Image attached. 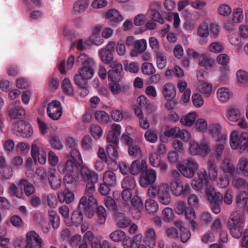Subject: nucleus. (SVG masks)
Returning a JSON list of instances; mask_svg holds the SVG:
<instances>
[{"instance_id": "13d9d810", "label": "nucleus", "mask_w": 248, "mask_h": 248, "mask_svg": "<svg viewBox=\"0 0 248 248\" xmlns=\"http://www.w3.org/2000/svg\"><path fill=\"white\" fill-rule=\"evenodd\" d=\"M236 77L239 82L244 85L248 84V73L243 70H239L236 73Z\"/></svg>"}, {"instance_id": "a878e982", "label": "nucleus", "mask_w": 248, "mask_h": 248, "mask_svg": "<svg viewBox=\"0 0 248 248\" xmlns=\"http://www.w3.org/2000/svg\"><path fill=\"white\" fill-rule=\"evenodd\" d=\"M144 241L145 244L150 248H153L155 246L156 234L153 228H150L147 231Z\"/></svg>"}, {"instance_id": "4d7b16f0", "label": "nucleus", "mask_w": 248, "mask_h": 248, "mask_svg": "<svg viewBox=\"0 0 248 248\" xmlns=\"http://www.w3.org/2000/svg\"><path fill=\"white\" fill-rule=\"evenodd\" d=\"M156 64L157 67L160 69L164 68L167 64L166 57L162 52H158L156 55Z\"/></svg>"}, {"instance_id": "f704fd0d", "label": "nucleus", "mask_w": 248, "mask_h": 248, "mask_svg": "<svg viewBox=\"0 0 248 248\" xmlns=\"http://www.w3.org/2000/svg\"><path fill=\"white\" fill-rule=\"evenodd\" d=\"M215 63L214 60L211 57L202 55L199 59V65L201 66H203L206 69L211 68Z\"/></svg>"}, {"instance_id": "0eeeda50", "label": "nucleus", "mask_w": 248, "mask_h": 248, "mask_svg": "<svg viewBox=\"0 0 248 248\" xmlns=\"http://www.w3.org/2000/svg\"><path fill=\"white\" fill-rule=\"evenodd\" d=\"M13 133L17 136L23 138L30 137L32 134L31 125L23 121H16L12 125Z\"/></svg>"}, {"instance_id": "ddd939ff", "label": "nucleus", "mask_w": 248, "mask_h": 248, "mask_svg": "<svg viewBox=\"0 0 248 248\" xmlns=\"http://www.w3.org/2000/svg\"><path fill=\"white\" fill-rule=\"evenodd\" d=\"M80 172L82 179L84 182H92L93 183L98 182V174L93 170L89 169L86 166H82L80 167Z\"/></svg>"}, {"instance_id": "864d4df0", "label": "nucleus", "mask_w": 248, "mask_h": 248, "mask_svg": "<svg viewBox=\"0 0 248 248\" xmlns=\"http://www.w3.org/2000/svg\"><path fill=\"white\" fill-rule=\"evenodd\" d=\"M195 118V113H190L182 117L181 119V122L183 125L190 126L193 124Z\"/></svg>"}, {"instance_id": "8fccbe9b", "label": "nucleus", "mask_w": 248, "mask_h": 248, "mask_svg": "<svg viewBox=\"0 0 248 248\" xmlns=\"http://www.w3.org/2000/svg\"><path fill=\"white\" fill-rule=\"evenodd\" d=\"M111 115L112 119L116 122L121 121L124 117L125 119L129 120L130 119L128 113H125L124 115L122 112L118 109L113 110L111 111Z\"/></svg>"}, {"instance_id": "de8ad7c7", "label": "nucleus", "mask_w": 248, "mask_h": 248, "mask_svg": "<svg viewBox=\"0 0 248 248\" xmlns=\"http://www.w3.org/2000/svg\"><path fill=\"white\" fill-rule=\"evenodd\" d=\"M221 167L224 172L232 174L235 171V167L231 161L227 159H224L221 164Z\"/></svg>"}, {"instance_id": "f03ea898", "label": "nucleus", "mask_w": 248, "mask_h": 248, "mask_svg": "<svg viewBox=\"0 0 248 248\" xmlns=\"http://www.w3.org/2000/svg\"><path fill=\"white\" fill-rule=\"evenodd\" d=\"M43 246V241L34 231L27 233L25 241L18 239L15 243V248H42Z\"/></svg>"}, {"instance_id": "09e8293b", "label": "nucleus", "mask_w": 248, "mask_h": 248, "mask_svg": "<svg viewBox=\"0 0 248 248\" xmlns=\"http://www.w3.org/2000/svg\"><path fill=\"white\" fill-rule=\"evenodd\" d=\"M49 221L54 229L58 228L60 225L59 217L57 213L53 210L48 211Z\"/></svg>"}, {"instance_id": "e433bc0d", "label": "nucleus", "mask_w": 248, "mask_h": 248, "mask_svg": "<svg viewBox=\"0 0 248 248\" xmlns=\"http://www.w3.org/2000/svg\"><path fill=\"white\" fill-rule=\"evenodd\" d=\"M106 16L110 21L115 22H120L123 19L122 16L119 13L118 11L115 9L109 10L106 14Z\"/></svg>"}, {"instance_id": "49530a36", "label": "nucleus", "mask_w": 248, "mask_h": 248, "mask_svg": "<svg viewBox=\"0 0 248 248\" xmlns=\"http://www.w3.org/2000/svg\"><path fill=\"white\" fill-rule=\"evenodd\" d=\"M180 129L177 126L167 127L164 132V135L168 138H178Z\"/></svg>"}, {"instance_id": "052dcab7", "label": "nucleus", "mask_w": 248, "mask_h": 248, "mask_svg": "<svg viewBox=\"0 0 248 248\" xmlns=\"http://www.w3.org/2000/svg\"><path fill=\"white\" fill-rule=\"evenodd\" d=\"M146 140L151 143H155L157 140V132L155 130L148 129L144 134Z\"/></svg>"}, {"instance_id": "39448f33", "label": "nucleus", "mask_w": 248, "mask_h": 248, "mask_svg": "<svg viewBox=\"0 0 248 248\" xmlns=\"http://www.w3.org/2000/svg\"><path fill=\"white\" fill-rule=\"evenodd\" d=\"M177 168L181 174L185 177L191 178L194 176L195 171L198 169L199 164L195 159L190 157L185 159Z\"/></svg>"}, {"instance_id": "72a5a7b5", "label": "nucleus", "mask_w": 248, "mask_h": 248, "mask_svg": "<svg viewBox=\"0 0 248 248\" xmlns=\"http://www.w3.org/2000/svg\"><path fill=\"white\" fill-rule=\"evenodd\" d=\"M88 0H78L76 1L73 6V13L79 14L84 11L88 5Z\"/></svg>"}, {"instance_id": "5701e85b", "label": "nucleus", "mask_w": 248, "mask_h": 248, "mask_svg": "<svg viewBox=\"0 0 248 248\" xmlns=\"http://www.w3.org/2000/svg\"><path fill=\"white\" fill-rule=\"evenodd\" d=\"M162 93L166 100H172L176 95L175 89L171 83L165 84L162 89Z\"/></svg>"}, {"instance_id": "6e6552de", "label": "nucleus", "mask_w": 248, "mask_h": 248, "mask_svg": "<svg viewBox=\"0 0 248 248\" xmlns=\"http://www.w3.org/2000/svg\"><path fill=\"white\" fill-rule=\"evenodd\" d=\"M20 104L19 101H15L8 106L6 112L11 119H22L25 117V110Z\"/></svg>"}, {"instance_id": "5fc2aeb1", "label": "nucleus", "mask_w": 248, "mask_h": 248, "mask_svg": "<svg viewBox=\"0 0 248 248\" xmlns=\"http://www.w3.org/2000/svg\"><path fill=\"white\" fill-rule=\"evenodd\" d=\"M133 46L138 53H142L147 48L146 41L145 39L138 40L134 42Z\"/></svg>"}, {"instance_id": "cd10ccee", "label": "nucleus", "mask_w": 248, "mask_h": 248, "mask_svg": "<svg viewBox=\"0 0 248 248\" xmlns=\"http://www.w3.org/2000/svg\"><path fill=\"white\" fill-rule=\"evenodd\" d=\"M99 56L101 61L105 64H110L113 60V56L110 50L101 48L99 51Z\"/></svg>"}, {"instance_id": "473e14b6", "label": "nucleus", "mask_w": 248, "mask_h": 248, "mask_svg": "<svg viewBox=\"0 0 248 248\" xmlns=\"http://www.w3.org/2000/svg\"><path fill=\"white\" fill-rule=\"evenodd\" d=\"M146 162L145 160H142L141 162L139 160L134 161L129 167V172L132 175H137L142 171V163Z\"/></svg>"}, {"instance_id": "dca6fc26", "label": "nucleus", "mask_w": 248, "mask_h": 248, "mask_svg": "<svg viewBox=\"0 0 248 248\" xmlns=\"http://www.w3.org/2000/svg\"><path fill=\"white\" fill-rule=\"evenodd\" d=\"M76 190H71L67 187L58 193V197L60 202L67 204L72 203L75 200L74 191Z\"/></svg>"}, {"instance_id": "f8f14e48", "label": "nucleus", "mask_w": 248, "mask_h": 248, "mask_svg": "<svg viewBox=\"0 0 248 248\" xmlns=\"http://www.w3.org/2000/svg\"><path fill=\"white\" fill-rule=\"evenodd\" d=\"M248 138V134L246 132H242L240 134L236 131H232L230 135V143L231 148L232 149H236L237 148L240 147L242 143Z\"/></svg>"}, {"instance_id": "2f4dec72", "label": "nucleus", "mask_w": 248, "mask_h": 248, "mask_svg": "<svg viewBox=\"0 0 248 248\" xmlns=\"http://www.w3.org/2000/svg\"><path fill=\"white\" fill-rule=\"evenodd\" d=\"M241 116L240 110L234 107H230L227 110L226 117L230 121L236 122Z\"/></svg>"}, {"instance_id": "9b49d317", "label": "nucleus", "mask_w": 248, "mask_h": 248, "mask_svg": "<svg viewBox=\"0 0 248 248\" xmlns=\"http://www.w3.org/2000/svg\"><path fill=\"white\" fill-rule=\"evenodd\" d=\"M111 69L108 72V79L111 81H119L122 78L123 66L116 61L112 62L110 65Z\"/></svg>"}, {"instance_id": "1a4fd4ad", "label": "nucleus", "mask_w": 248, "mask_h": 248, "mask_svg": "<svg viewBox=\"0 0 248 248\" xmlns=\"http://www.w3.org/2000/svg\"><path fill=\"white\" fill-rule=\"evenodd\" d=\"M82 162L68 158L64 164L58 166V169L61 173H71L76 174L78 172Z\"/></svg>"}, {"instance_id": "e2e57ef3", "label": "nucleus", "mask_w": 248, "mask_h": 248, "mask_svg": "<svg viewBox=\"0 0 248 248\" xmlns=\"http://www.w3.org/2000/svg\"><path fill=\"white\" fill-rule=\"evenodd\" d=\"M125 233L124 231L120 230H117L113 231L109 234V238L112 241L118 242L121 241Z\"/></svg>"}, {"instance_id": "bb28decb", "label": "nucleus", "mask_w": 248, "mask_h": 248, "mask_svg": "<svg viewBox=\"0 0 248 248\" xmlns=\"http://www.w3.org/2000/svg\"><path fill=\"white\" fill-rule=\"evenodd\" d=\"M65 175L63 178L65 187L69 188L71 190H76L77 186V182L73 173H65Z\"/></svg>"}, {"instance_id": "603ef678", "label": "nucleus", "mask_w": 248, "mask_h": 248, "mask_svg": "<svg viewBox=\"0 0 248 248\" xmlns=\"http://www.w3.org/2000/svg\"><path fill=\"white\" fill-rule=\"evenodd\" d=\"M198 89L200 92L206 96H208L212 91L211 84L206 82L200 83L198 86Z\"/></svg>"}, {"instance_id": "ea45409f", "label": "nucleus", "mask_w": 248, "mask_h": 248, "mask_svg": "<svg viewBox=\"0 0 248 248\" xmlns=\"http://www.w3.org/2000/svg\"><path fill=\"white\" fill-rule=\"evenodd\" d=\"M209 130L213 138L218 141L221 135V126L218 124H212L209 126Z\"/></svg>"}, {"instance_id": "9d476101", "label": "nucleus", "mask_w": 248, "mask_h": 248, "mask_svg": "<svg viewBox=\"0 0 248 248\" xmlns=\"http://www.w3.org/2000/svg\"><path fill=\"white\" fill-rule=\"evenodd\" d=\"M62 109L61 103L57 100H53L49 103L46 109L48 116L53 120H59L62 114Z\"/></svg>"}, {"instance_id": "774afa93", "label": "nucleus", "mask_w": 248, "mask_h": 248, "mask_svg": "<svg viewBox=\"0 0 248 248\" xmlns=\"http://www.w3.org/2000/svg\"><path fill=\"white\" fill-rule=\"evenodd\" d=\"M239 170L248 176V158H241L238 162Z\"/></svg>"}, {"instance_id": "680f3d73", "label": "nucleus", "mask_w": 248, "mask_h": 248, "mask_svg": "<svg viewBox=\"0 0 248 248\" xmlns=\"http://www.w3.org/2000/svg\"><path fill=\"white\" fill-rule=\"evenodd\" d=\"M200 155L206 156L210 152L209 143L205 140H202L199 144Z\"/></svg>"}, {"instance_id": "c756f323", "label": "nucleus", "mask_w": 248, "mask_h": 248, "mask_svg": "<svg viewBox=\"0 0 248 248\" xmlns=\"http://www.w3.org/2000/svg\"><path fill=\"white\" fill-rule=\"evenodd\" d=\"M9 194L11 197H16L19 199H24V194L23 191L22 187L19 188L14 183L11 184L8 189Z\"/></svg>"}, {"instance_id": "79ce46f5", "label": "nucleus", "mask_w": 248, "mask_h": 248, "mask_svg": "<svg viewBox=\"0 0 248 248\" xmlns=\"http://www.w3.org/2000/svg\"><path fill=\"white\" fill-rule=\"evenodd\" d=\"M141 239V236L139 235H135L133 239L125 236L123 239V246L124 248H131L134 243L140 242Z\"/></svg>"}, {"instance_id": "c9c22d12", "label": "nucleus", "mask_w": 248, "mask_h": 248, "mask_svg": "<svg viewBox=\"0 0 248 248\" xmlns=\"http://www.w3.org/2000/svg\"><path fill=\"white\" fill-rule=\"evenodd\" d=\"M96 213L97 216V222L98 223L105 224L107 217L106 209L103 206H99L96 208Z\"/></svg>"}, {"instance_id": "423d86ee", "label": "nucleus", "mask_w": 248, "mask_h": 248, "mask_svg": "<svg viewBox=\"0 0 248 248\" xmlns=\"http://www.w3.org/2000/svg\"><path fill=\"white\" fill-rule=\"evenodd\" d=\"M142 171L140 179V185L143 187H147L149 186H154L153 184L156 179V173L153 169H148L146 162L142 163Z\"/></svg>"}, {"instance_id": "a19ab883", "label": "nucleus", "mask_w": 248, "mask_h": 248, "mask_svg": "<svg viewBox=\"0 0 248 248\" xmlns=\"http://www.w3.org/2000/svg\"><path fill=\"white\" fill-rule=\"evenodd\" d=\"M145 207L147 211L150 214L155 213L158 209L157 203L152 199H148L145 201Z\"/></svg>"}, {"instance_id": "a18cd8bd", "label": "nucleus", "mask_w": 248, "mask_h": 248, "mask_svg": "<svg viewBox=\"0 0 248 248\" xmlns=\"http://www.w3.org/2000/svg\"><path fill=\"white\" fill-rule=\"evenodd\" d=\"M230 95V91L227 88H221L217 90V98L222 102H226L229 99Z\"/></svg>"}, {"instance_id": "b1692460", "label": "nucleus", "mask_w": 248, "mask_h": 248, "mask_svg": "<svg viewBox=\"0 0 248 248\" xmlns=\"http://www.w3.org/2000/svg\"><path fill=\"white\" fill-rule=\"evenodd\" d=\"M197 33L199 36L203 38L202 41H200L202 45L207 43L206 38L209 35V26L206 22L201 23L197 29Z\"/></svg>"}, {"instance_id": "4c0bfd02", "label": "nucleus", "mask_w": 248, "mask_h": 248, "mask_svg": "<svg viewBox=\"0 0 248 248\" xmlns=\"http://www.w3.org/2000/svg\"><path fill=\"white\" fill-rule=\"evenodd\" d=\"M170 188L173 194L176 196L182 195L183 183L181 181L170 182Z\"/></svg>"}, {"instance_id": "412c9836", "label": "nucleus", "mask_w": 248, "mask_h": 248, "mask_svg": "<svg viewBox=\"0 0 248 248\" xmlns=\"http://www.w3.org/2000/svg\"><path fill=\"white\" fill-rule=\"evenodd\" d=\"M74 79L75 84L82 90L80 92L81 95H87L88 93V91L87 90V87L88 86V79L83 78V77L79 74L76 75L74 77Z\"/></svg>"}, {"instance_id": "c85d7f7f", "label": "nucleus", "mask_w": 248, "mask_h": 248, "mask_svg": "<svg viewBox=\"0 0 248 248\" xmlns=\"http://www.w3.org/2000/svg\"><path fill=\"white\" fill-rule=\"evenodd\" d=\"M248 201V192L246 191H240L236 197V203L239 208L245 207Z\"/></svg>"}, {"instance_id": "20e7f679", "label": "nucleus", "mask_w": 248, "mask_h": 248, "mask_svg": "<svg viewBox=\"0 0 248 248\" xmlns=\"http://www.w3.org/2000/svg\"><path fill=\"white\" fill-rule=\"evenodd\" d=\"M97 203V200L94 196H83L79 200L77 209L84 212L88 218H91L94 214V206Z\"/></svg>"}, {"instance_id": "bf43d9fd", "label": "nucleus", "mask_w": 248, "mask_h": 248, "mask_svg": "<svg viewBox=\"0 0 248 248\" xmlns=\"http://www.w3.org/2000/svg\"><path fill=\"white\" fill-rule=\"evenodd\" d=\"M104 203L106 207L110 210L117 212V205L115 201L110 197H106L104 199Z\"/></svg>"}, {"instance_id": "6ab92c4d", "label": "nucleus", "mask_w": 248, "mask_h": 248, "mask_svg": "<svg viewBox=\"0 0 248 248\" xmlns=\"http://www.w3.org/2000/svg\"><path fill=\"white\" fill-rule=\"evenodd\" d=\"M17 185L22 187L24 194L28 197L36 192L35 186L27 180L21 179L18 181Z\"/></svg>"}, {"instance_id": "f257e3e1", "label": "nucleus", "mask_w": 248, "mask_h": 248, "mask_svg": "<svg viewBox=\"0 0 248 248\" xmlns=\"http://www.w3.org/2000/svg\"><path fill=\"white\" fill-rule=\"evenodd\" d=\"M245 221L244 213L239 210L234 211L230 215L227 226L233 238L239 239L243 234Z\"/></svg>"}, {"instance_id": "393cba45", "label": "nucleus", "mask_w": 248, "mask_h": 248, "mask_svg": "<svg viewBox=\"0 0 248 248\" xmlns=\"http://www.w3.org/2000/svg\"><path fill=\"white\" fill-rule=\"evenodd\" d=\"M47 177H48V174L44 169L38 168L33 177L34 182L38 185L44 184L46 182Z\"/></svg>"}, {"instance_id": "2eb2a0df", "label": "nucleus", "mask_w": 248, "mask_h": 248, "mask_svg": "<svg viewBox=\"0 0 248 248\" xmlns=\"http://www.w3.org/2000/svg\"><path fill=\"white\" fill-rule=\"evenodd\" d=\"M197 175L198 180L195 182V184L192 183V185H194L197 189L200 190L209 184V178L204 169L199 170L197 171Z\"/></svg>"}, {"instance_id": "7ed1b4c3", "label": "nucleus", "mask_w": 248, "mask_h": 248, "mask_svg": "<svg viewBox=\"0 0 248 248\" xmlns=\"http://www.w3.org/2000/svg\"><path fill=\"white\" fill-rule=\"evenodd\" d=\"M149 195L152 197H157L159 202L164 205H168L171 201V196L168 185L160 184L150 186L148 189Z\"/></svg>"}, {"instance_id": "4468645a", "label": "nucleus", "mask_w": 248, "mask_h": 248, "mask_svg": "<svg viewBox=\"0 0 248 248\" xmlns=\"http://www.w3.org/2000/svg\"><path fill=\"white\" fill-rule=\"evenodd\" d=\"M31 156L33 160L41 164H45L46 159V154L43 148L39 147L35 144H32L31 151Z\"/></svg>"}, {"instance_id": "69168bd1", "label": "nucleus", "mask_w": 248, "mask_h": 248, "mask_svg": "<svg viewBox=\"0 0 248 248\" xmlns=\"http://www.w3.org/2000/svg\"><path fill=\"white\" fill-rule=\"evenodd\" d=\"M163 219L166 222L172 221L174 218L173 210L170 207H166L162 211Z\"/></svg>"}, {"instance_id": "3c124183", "label": "nucleus", "mask_w": 248, "mask_h": 248, "mask_svg": "<svg viewBox=\"0 0 248 248\" xmlns=\"http://www.w3.org/2000/svg\"><path fill=\"white\" fill-rule=\"evenodd\" d=\"M117 144H108L106 148L107 153L108 157L115 160L118 156Z\"/></svg>"}, {"instance_id": "aec40b11", "label": "nucleus", "mask_w": 248, "mask_h": 248, "mask_svg": "<svg viewBox=\"0 0 248 248\" xmlns=\"http://www.w3.org/2000/svg\"><path fill=\"white\" fill-rule=\"evenodd\" d=\"M114 217L116 225L119 228H126L131 224L130 219L124 213L116 212Z\"/></svg>"}, {"instance_id": "4be33fe9", "label": "nucleus", "mask_w": 248, "mask_h": 248, "mask_svg": "<svg viewBox=\"0 0 248 248\" xmlns=\"http://www.w3.org/2000/svg\"><path fill=\"white\" fill-rule=\"evenodd\" d=\"M207 170L209 179L215 180L217 176V167L215 161L210 159L207 162Z\"/></svg>"}, {"instance_id": "c03bdc74", "label": "nucleus", "mask_w": 248, "mask_h": 248, "mask_svg": "<svg viewBox=\"0 0 248 248\" xmlns=\"http://www.w3.org/2000/svg\"><path fill=\"white\" fill-rule=\"evenodd\" d=\"M63 92L69 95L74 94V91L72 85L69 78H65L62 82L61 85Z\"/></svg>"}, {"instance_id": "a211bd4d", "label": "nucleus", "mask_w": 248, "mask_h": 248, "mask_svg": "<svg viewBox=\"0 0 248 248\" xmlns=\"http://www.w3.org/2000/svg\"><path fill=\"white\" fill-rule=\"evenodd\" d=\"M83 220V212L77 208L72 212L70 218L69 217L66 222L69 226H78L82 224Z\"/></svg>"}, {"instance_id": "338daca9", "label": "nucleus", "mask_w": 248, "mask_h": 248, "mask_svg": "<svg viewBox=\"0 0 248 248\" xmlns=\"http://www.w3.org/2000/svg\"><path fill=\"white\" fill-rule=\"evenodd\" d=\"M81 145L83 149L85 151H88L92 148V139L89 135L83 137L81 141Z\"/></svg>"}, {"instance_id": "0e129e2a", "label": "nucleus", "mask_w": 248, "mask_h": 248, "mask_svg": "<svg viewBox=\"0 0 248 248\" xmlns=\"http://www.w3.org/2000/svg\"><path fill=\"white\" fill-rule=\"evenodd\" d=\"M78 74H80L83 78L90 79H91L94 74V70L93 68H87L85 67L84 68H79L78 69Z\"/></svg>"}, {"instance_id": "f3484780", "label": "nucleus", "mask_w": 248, "mask_h": 248, "mask_svg": "<svg viewBox=\"0 0 248 248\" xmlns=\"http://www.w3.org/2000/svg\"><path fill=\"white\" fill-rule=\"evenodd\" d=\"M48 180L51 188L54 190L58 189L61 187V178L56 174L54 170H50L48 172Z\"/></svg>"}, {"instance_id": "6e6d98bb", "label": "nucleus", "mask_w": 248, "mask_h": 248, "mask_svg": "<svg viewBox=\"0 0 248 248\" xmlns=\"http://www.w3.org/2000/svg\"><path fill=\"white\" fill-rule=\"evenodd\" d=\"M141 71L143 74L150 76L155 73V69L152 63L145 62L142 65Z\"/></svg>"}, {"instance_id": "7c9ffc66", "label": "nucleus", "mask_w": 248, "mask_h": 248, "mask_svg": "<svg viewBox=\"0 0 248 248\" xmlns=\"http://www.w3.org/2000/svg\"><path fill=\"white\" fill-rule=\"evenodd\" d=\"M103 180L105 184L113 187L117 182L116 174L112 171H106L104 174Z\"/></svg>"}, {"instance_id": "37998d69", "label": "nucleus", "mask_w": 248, "mask_h": 248, "mask_svg": "<svg viewBox=\"0 0 248 248\" xmlns=\"http://www.w3.org/2000/svg\"><path fill=\"white\" fill-rule=\"evenodd\" d=\"M96 120L102 124H107L109 121V117L108 113L103 110H98L94 113Z\"/></svg>"}, {"instance_id": "58836bf2", "label": "nucleus", "mask_w": 248, "mask_h": 248, "mask_svg": "<svg viewBox=\"0 0 248 248\" xmlns=\"http://www.w3.org/2000/svg\"><path fill=\"white\" fill-rule=\"evenodd\" d=\"M136 185V182L132 176L128 175L124 178L122 182V187L124 189L132 190Z\"/></svg>"}]
</instances>
